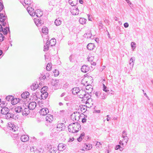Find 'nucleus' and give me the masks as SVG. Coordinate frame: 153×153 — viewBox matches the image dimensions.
Returning a JSON list of instances; mask_svg holds the SVG:
<instances>
[{
    "mask_svg": "<svg viewBox=\"0 0 153 153\" xmlns=\"http://www.w3.org/2000/svg\"><path fill=\"white\" fill-rule=\"evenodd\" d=\"M68 130L70 132L75 133L81 129V125L78 123H73L69 125L68 126Z\"/></svg>",
    "mask_w": 153,
    "mask_h": 153,
    "instance_id": "f257e3e1",
    "label": "nucleus"
},
{
    "mask_svg": "<svg viewBox=\"0 0 153 153\" xmlns=\"http://www.w3.org/2000/svg\"><path fill=\"white\" fill-rule=\"evenodd\" d=\"M27 11L30 16H34L35 15L38 17H40L43 15V12L40 10L38 9L34 12L33 8L31 7H27Z\"/></svg>",
    "mask_w": 153,
    "mask_h": 153,
    "instance_id": "f03ea898",
    "label": "nucleus"
},
{
    "mask_svg": "<svg viewBox=\"0 0 153 153\" xmlns=\"http://www.w3.org/2000/svg\"><path fill=\"white\" fill-rule=\"evenodd\" d=\"M81 116V115L79 113L76 111L74 112L71 114V118L74 121V120L78 121L79 120Z\"/></svg>",
    "mask_w": 153,
    "mask_h": 153,
    "instance_id": "7ed1b4c3",
    "label": "nucleus"
},
{
    "mask_svg": "<svg viewBox=\"0 0 153 153\" xmlns=\"http://www.w3.org/2000/svg\"><path fill=\"white\" fill-rule=\"evenodd\" d=\"M1 31L4 35L7 34V33H8L10 34V31L9 27L6 26L5 28H3L2 26L0 24V32Z\"/></svg>",
    "mask_w": 153,
    "mask_h": 153,
    "instance_id": "20e7f679",
    "label": "nucleus"
},
{
    "mask_svg": "<svg viewBox=\"0 0 153 153\" xmlns=\"http://www.w3.org/2000/svg\"><path fill=\"white\" fill-rule=\"evenodd\" d=\"M8 126L9 127L10 129L13 131H16L18 130V129L19 128V127L13 123H8Z\"/></svg>",
    "mask_w": 153,
    "mask_h": 153,
    "instance_id": "39448f33",
    "label": "nucleus"
},
{
    "mask_svg": "<svg viewBox=\"0 0 153 153\" xmlns=\"http://www.w3.org/2000/svg\"><path fill=\"white\" fill-rule=\"evenodd\" d=\"M7 103L4 102L3 104L4 105V107L2 108L1 110V113L2 114H6L8 113L9 111V108L7 107H5Z\"/></svg>",
    "mask_w": 153,
    "mask_h": 153,
    "instance_id": "423d86ee",
    "label": "nucleus"
},
{
    "mask_svg": "<svg viewBox=\"0 0 153 153\" xmlns=\"http://www.w3.org/2000/svg\"><path fill=\"white\" fill-rule=\"evenodd\" d=\"M91 92L89 94L88 92H86V94L84 96V98H83L84 100H87L86 101V103H88L90 101H92V99L91 98Z\"/></svg>",
    "mask_w": 153,
    "mask_h": 153,
    "instance_id": "0eeeda50",
    "label": "nucleus"
},
{
    "mask_svg": "<svg viewBox=\"0 0 153 153\" xmlns=\"http://www.w3.org/2000/svg\"><path fill=\"white\" fill-rule=\"evenodd\" d=\"M29 110L27 107V106L26 107L24 106L21 114L23 115L26 116L29 113Z\"/></svg>",
    "mask_w": 153,
    "mask_h": 153,
    "instance_id": "6e6552de",
    "label": "nucleus"
},
{
    "mask_svg": "<svg viewBox=\"0 0 153 153\" xmlns=\"http://www.w3.org/2000/svg\"><path fill=\"white\" fill-rule=\"evenodd\" d=\"M16 116H15L13 113L10 112H8L5 115V118L7 120L11 118L14 119L16 118Z\"/></svg>",
    "mask_w": 153,
    "mask_h": 153,
    "instance_id": "1a4fd4ad",
    "label": "nucleus"
},
{
    "mask_svg": "<svg viewBox=\"0 0 153 153\" xmlns=\"http://www.w3.org/2000/svg\"><path fill=\"white\" fill-rule=\"evenodd\" d=\"M65 126L64 123H61L58 124L56 126V128L57 129H61L59 130H58L57 131H62V130H64L65 128Z\"/></svg>",
    "mask_w": 153,
    "mask_h": 153,
    "instance_id": "9d476101",
    "label": "nucleus"
},
{
    "mask_svg": "<svg viewBox=\"0 0 153 153\" xmlns=\"http://www.w3.org/2000/svg\"><path fill=\"white\" fill-rule=\"evenodd\" d=\"M36 106V103L35 102H33L30 103L27 107L30 110H33L34 109Z\"/></svg>",
    "mask_w": 153,
    "mask_h": 153,
    "instance_id": "9b49d317",
    "label": "nucleus"
},
{
    "mask_svg": "<svg viewBox=\"0 0 153 153\" xmlns=\"http://www.w3.org/2000/svg\"><path fill=\"white\" fill-rule=\"evenodd\" d=\"M24 105L22 107L21 106H18L16 107L14 109V111L16 113H19H19H22V111L23 109Z\"/></svg>",
    "mask_w": 153,
    "mask_h": 153,
    "instance_id": "f8f14e48",
    "label": "nucleus"
},
{
    "mask_svg": "<svg viewBox=\"0 0 153 153\" xmlns=\"http://www.w3.org/2000/svg\"><path fill=\"white\" fill-rule=\"evenodd\" d=\"M89 70V67L88 66V65H83L81 68V71L84 73H86Z\"/></svg>",
    "mask_w": 153,
    "mask_h": 153,
    "instance_id": "ddd939ff",
    "label": "nucleus"
},
{
    "mask_svg": "<svg viewBox=\"0 0 153 153\" xmlns=\"http://www.w3.org/2000/svg\"><path fill=\"white\" fill-rule=\"evenodd\" d=\"M135 61V58L134 57H132L129 61L130 68L131 70H132L134 66V61Z\"/></svg>",
    "mask_w": 153,
    "mask_h": 153,
    "instance_id": "4468645a",
    "label": "nucleus"
},
{
    "mask_svg": "<svg viewBox=\"0 0 153 153\" xmlns=\"http://www.w3.org/2000/svg\"><path fill=\"white\" fill-rule=\"evenodd\" d=\"M49 110L47 108H43L40 110V114L42 115H45L48 113Z\"/></svg>",
    "mask_w": 153,
    "mask_h": 153,
    "instance_id": "2eb2a0df",
    "label": "nucleus"
},
{
    "mask_svg": "<svg viewBox=\"0 0 153 153\" xmlns=\"http://www.w3.org/2000/svg\"><path fill=\"white\" fill-rule=\"evenodd\" d=\"M20 139L22 142H26L29 140V137L27 135H23L21 136Z\"/></svg>",
    "mask_w": 153,
    "mask_h": 153,
    "instance_id": "dca6fc26",
    "label": "nucleus"
},
{
    "mask_svg": "<svg viewBox=\"0 0 153 153\" xmlns=\"http://www.w3.org/2000/svg\"><path fill=\"white\" fill-rule=\"evenodd\" d=\"M95 47V44L92 43H90L87 46L88 49L89 51L92 50Z\"/></svg>",
    "mask_w": 153,
    "mask_h": 153,
    "instance_id": "f3484780",
    "label": "nucleus"
},
{
    "mask_svg": "<svg viewBox=\"0 0 153 153\" xmlns=\"http://www.w3.org/2000/svg\"><path fill=\"white\" fill-rule=\"evenodd\" d=\"M86 91L83 90H80L78 95L79 97L81 98H84V96L86 94Z\"/></svg>",
    "mask_w": 153,
    "mask_h": 153,
    "instance_id": "a211bd4d",
    "label": "nucleus"
},
{
    "mask_svg": "<svg viewBox=\"0 0 153 153\" xmlns=\"http://www.w3.org/2000/svg\"><path fill=\"white\" fill-rule=\"evenodd\" d=\"M46 120L47 121L51 123L53 119V116L50 114H48L46 117Z\"/></svg>",
    "mask_w": 153,
    "mask_h": 153,
    "instance_id": "6ab92c4d",
    "label": "nucleus"
},
{
    "mask_svg": "<svg viewBox=\"0 0 153 153\" xmlns=\"http://www.w3.org/2000/svg\"><path fill=\"white\" fill-rule=\"evenodd\" d=\"M71 12L73 15H77L79 14V10L78 8L71 10Z\"/></svg>",
    "mask_w": 153,
    "mask_h": 153,
    "instance_id": "aec40b11",
    "label": "nucleus"
},
{
    "mask_svg": "<svg viewBox=\"0 0 153 153\" xmlns=\"http://www.w3.org/2000/svg\"><path fill=\"white\" fill-rule=\"evenodd\" d=\"M48 42V44L50 45V47H52L54 46L56 44V41L55 39H51L49 42Z\"/></svg>",
    "mask_w": 153,
    "mask_h": 153,
    "instance_id": "412c9836",
    "label": "nucleus"
},
{
    "mask_svg": "<svg viewBox=\"0 0 153 153\" xmlns=\"http://www.w3.org/2000/svg\"><path fill=\"white\" fill-rule=\"evenodd\" d=\"M72 91L73 94L74 95H76L78 93H79L80 90L79 88L76 87L73 88Z\"/></svg>",
    "mask_w": 153,
    "mask_h": 153,
    "instance_id": "4be33fe9",
    "label": "nucleus"
},
{
    "mask_svg": "<svg viewBox=\"0 0 153 153\" xmlns=\"http://www.w3.org/2000/svg\"><path fill=\"white\" fill-rule=\"evenodd\" d=\"M78 0H69V4L72 6H75L76 5Z\"/></svg>",
    "mask_w": 153,
    "mask_h": 153,
    "instance_id": "5701e85b",
    "label": "nucleus"
},
{
    "mask_svg": "<svg viewBox=\"0 0 153 153\" xmlns=\"http://www.w3.org/2000/svg\"><path fill=\"white\" fill-rule=\"evenodd\" d=\"M123 134H125V136H123V138L124 139L123 140L124 141L125 143H127L128 140V138L127 136V134L126 133V132L124 130L123 131Z\"/></svg>",
    "mask_w": 153,
    "mask_h": 153,
    "instance_id": "b1692460",
    "label": "nucleus"
},
{
    "mask_svg": "<svg viewBox=\"0 0 153 153\" xmlns=\"http://www.w3.org/2000/svg\"><path fill=\"white\" fill-rule=\"evenodd\" d=\"M88 32L85 33L84 34V36L88 39H91V33L90 30L88 31Z\"/></svg>",
    "mask_w": 153,
    "mask_h": 153,
    "instance_id": "393cba45",
    "label": "nucleus"
},
{
    "mask_svg": "<svg viewBox=\"0 0 153 153\" xmlns=\"http://www.w3.org/2000/svg\"><path fill=\"white\" fill-rule=\"evenodd\" d=\"M59 80H58L52 79L51 82V85L54 86L56 87L58 84Z\"/></svg>",
    "mask_w": 153,
    "mask_h": 153,
    "instance_id": "a878e982",
    "label": "nucleus"
},
{
    "mask_svg": "<svg viewBox=\"0 0 153 153\" xmlns=\"http://www.w3.org/2000/svg\"><path fill=\"white\" fill-rule=\"evenodd\" d=\"M66 145L63 144H59L58 146V149L62 151L65 149Z\"/></svg>",
    "mask_w": 153,
    "mask_h": 153,
    "instance_id": "bb28decb",
    "label": "nucleus"
},
{
    "mask_svg": "<svg viewBox=\"0 0 153 153\" xmlns=\"http://www.w3.org/2000/svg\"><path fill=\"white\" fill-rule=\"evenodd\" d=\"M29 95V93L28 92H25L23 93L21 95V97L23 99L27 98Z\"/></svg>",
    "mask_w": 153,
    "mask_h": 153,
    "instance_id": "cd10ccee",
    "label": "nucleus"
},
{
    "mask_svg": "<svg viewBox=\"0 0 153 153\" xmlns=\"http://www.w3.org/2000/svg\"><path fill=\"white\" fill-rule=\"evenodd\" d=\"M48 93L47 92H44L41 95V97L43 100L45 99L48 97Z\"/></svg>",
    "mask_w": 153,
    "mask_h": 153,
    "instance_id": "c85d7f7f",
    "label": "nucleus"
},
{
    "mask_svg": "<svg viewBox=\"0 0 153 153\" xmlns=\"http://www.w3.org/2000/svg\"><path fill=\"white\" fill-rule=\"evenodd\" d=\"M35 23L36 25L37 26H40L43 24V22L40 19H39L36 21H35Z\"/></svg>",
    "mask_w": 153,
    "mask_h": 153,
    "instance_id": "c756f323",
    "label": "nucleus"
},
{
    "mask_svg": "<svg viewBox=\"0 0 153 153\" xmlns=\"http://www.w3.org/2000/svg\"><path fill=\"white\" fill-rule=\"evenodd\" d=\"M83 148H85V149L87 150H89L92 148V146L91 144H85Z\"/></svg>",
    "mask_w": 153,
    "mask_h": 153,
    "instance_id": "7c9ffc66",
    "label": "nucleus"
},
{
    "mask_svg": "<svg viewBox=\"0 0 153 153\" xmlns=\"http://www.w3.org/2000/svg\"><path fill=\"white\" fill-rule=\"evenodd\" d=\"M61 20L60 18H58L56 19L55 21V25L57 26L60 25L61 24Z\"/></svg>",
    "mask_w": 153,
    "mask_h": 153,
    "instance_id": "2f4dec72",
    "label": "nucleus"
},
{
    "mask_svg": "<svg viewBox=\"0 0 153 153\" xmlns=\"http://www.w3.org/2000/svg\"><path fill=\"white\" fill-rule=\"evenodd\" d=\"M19 98H14V97L13 98V100H12L11 101V103L13 105H15L18 102L19 100Z\"/></svg>",
    "mask_w": 153,
    "mask_h": 153,
    "instance_id": "473e14b6",
    "label": "nucleus"
},
{
    "mask_svg": "<svg viewBox=\"0 0 153 153\" xmlns=\"http://www.w3.org/2000/svg\"><path fill=\"white\" fill-rule=\"evenodd\" d=\"M50 45L48 44V40H47V42L44 47V51H47L49 49V47Z\"/></svg>",
    "mask_w": 153,
    "mask_h": 153,
    "instance_id": "72a5a7b5",
    "label": "nucleus"
},
{
    "mask_svg": "<svg viewBox=\"0 0 153 153\" xmlns=\"http://www.w3.org/2000/svg\"><path fill=\"white\" fill-rule=\"evenodd\" d=\"M87 20L84 18H81L79 19V23L82 24L83 25L85 23Z\"/></svg>",
    "mask_w": 153,
    "mask_h": 153,
    "instance_id": "f704fd0d",
    "label": "nucleus"
},
{
    "mask_svg": "<svg viewBox=\"0 0 153 153\" xmlns=\"http://www.w3.org/2000/svg\"><path fill=\"white\" fill-rule=\"evenodd\" d=\"M24 4L25 5L23 4L24 6H25V5H27V6L29 5L30 4H31L32 3V1L31 0H24Z\"/></svg>",
    "mask_w": 153,
    "mask_h": 153,
    "instance_id": "c9c22d12",
    "label": "nucleus"
},
{
    "mask_svg": "<svg viewBox=\"0 0 153 153\" xmlns=\"http://www.w3.org/2000/svg\"><path fill=\"white\" fill-rule=\"evenodd\" d=\"M42 32L45 34H46L48 33V30L47 27H44L42 29Z\"/></svg>",
    "mask_w": 153,
    "mask_h": 153,
    "instance_id": "e433bc0d",
    "label": "nucleus"
},
{
    "mask_svg": "<svg viewBox=\"0 0 153 153\" xmlns=\"http://www.w3.org/2000/svg\"><path fill=\"white\" fill-rule=\"evenodd\" d=\"M14 97L12 95H9L7 96L6 98V99L7 100L10 101L13 100Z\"/></svg>",
    "mask_w": 153,
    "mask_h": 153,
    "instance_id": "4c0bfd02",
    "label": "nucleus"
},
{
    "mask_svg": "<svg viewBox=\"0 0 153 153\" xmlns=\"http://www.w3.org/2000/svg\"><path fill=\"white\" fill-rule=\"evenodd\" d=\"M103 91L106 92V93H107L108 94V92L109 91V90L107 89V87L106 86H105L104 84H103Z\"/></svg>",
    "mask_w": 153,
    "mask_h": 153,
    "instance_id": "58836bf2",
    "label": "nucleus"
},
{
    "mask_svg": "<svg viewBox=\"0 0 153 153\" xmlns=\"http://www.w3.org/2000/svg\"><path fill=\"white\" fill-rule=\"evenodd\" d=\"M51 63H48L46 67V70L48 71H50L51 70Z\"/></svg>",
    "mask_w": 153,
    "mask_h": 153,
    "instance_id": "ea45409f",
    "label": "nucleus"
},
{
    "mask_svg": "<svg viewBox=\"0 0 153 153\" xmlns=\"http://www.w3.org/2000/svg\"><path fill=\"white\" fill-rule=\"evenodd\" d=\"M136 45V44L134 42H132L131 43V46L132 49L133 51H134V49L136 48V46L135 45Z\"/></svg>",
    "mask_w": 153,
    "mask_h": 153,
    "instance_id": "a19ab883",
    "label": "nucleus"
},
{
    "mask_svg": "<svg viewBox=\"0 0 153 153\" xmlns=\"http://www.w3.org/2000/svg\"><path fill=\"white\" fill-rule=\"evenodd\" d=\"M4 36H3V34L2 33H0V41H3L4 40Z\"/></svg>",
    "mask_w": 153,
    "mask_h": 153,
    "instance_id": "79ce46f5",
    "label": "nucleus"
},
{
    "mask_svg": "<svg viewBox=\"0 0 153 153\" xmlns=\"http://www.w3.org/2000/svg\"><path fill=\"white\" fill-rule=\"evenodd\" d=\"M53 73L54 74L55 76H57L59 74V71L57 70H55L53 71Z\"/></svg>",
    "mask_w": 153,
    "mask_h": 153,
    "instance_id": "37998d69",
    "label": "nucleus"
},
{
    "mask_svg": "<svg viewBox=\"0 0 153 153\" xmlns=\"http://www.w3.org/2000/svg\"><path fill=\"white\" fill-rule=\"evenodd\" d=\"M101 98L102 99H105L106 98V94H101Z\"/></svg>",
    "mask_w": 153,
    "mask_h": 153,
    "instance_id": "c03bdc74",
    "label": "nucleus"
},
{
    "mask_svg": "<svg viewBox=\"0 0 153 153\" xmlns=\"http://www.w3.org/2000/svg\"><path fill=\"white\" fill-rule=\"evenodd\" d=\"M2 16H3V18H5V19H7V16H5L3 15V13H0V21H1V19H2Z\"/></svg>",
    "mask_w": 153,
    "mask_h": 153,
    "instance_id": "a18cd8bd",
    "label": "nucleus"
},
{
    "mask_svg": "<svg viewBox=\"0 0 153 153\" xmlns=\"http://www.w3.org/2000/svg\"><path fill=\"white\" fill-rule=\"evenodd\" d=\"M99 28L100 29H101L103 27V25L102 24V23L101 22H100L99 23Z\"/></svg>",
    "mask_w": 153,
    "mask_h": 153,
    "instance_id": "49530a36",
    "label": "nucleus"
},
{
    "mask_svg": "<svg viewBox=\"0 0 153 153\" xmlns=\"http://www.w3.org/2000/svg\"><path fill=\"white\" fill-rule=\"evenodd\" d=\"M4 6L2 3L0 2V11L3 9Z\"/></svg>",
    "mask_w": 153,
    "mask_h": 153,
    "instance_id": "de8ad7c7",
    "label": "nucleus"
},
{
    "mask_svg": "<svg viewBox=\"0 0 153 153\" xmlns=\"http://www.w3.org/2000/svg\"><path fill=\"white\" fill-rule=\"evenodd\" d=\"M95 94L96 96L97 97H99L100 96V95H101V93L100 91L98 92H96L95 93Z\"/></svg>",
    "mask_w": 153,
    "mask_h": 153,
    "instance_id": "09e8293b",
    "label": "nucleus"
},
{
    "mask_svg": "<svg viewBox=\"0 0 153 153\" xmlns=\"http://www.w3.org/2000/svg\"><path fill=\"white\" fill-rule=\"evenodd\" d=\"M69 84L68 83H66L64 84L63 86V88H66L69 86Z\"/></svg>",
    "mask_w": 153,
    "mask_h": 153,
    "instance_id": "8fccbe9b",
    "label": "nucleus"
},
{
    "mask_svg": "<svg viewBox=\"0 0 153 153\" xmlns=\"http://www.w3.org/2000/svg\"><path fill=\"white\" fill-rule=\"evenodd\" d=\"M9 48V47L7 46V45H5L3 46V49L5 51H6L7 50H8Z\"/></svg>",
    "mask_w": 153,
    "mask_h": 153,
    "instance_id": "3c124183",
    "label": "nucleus"
},
{
    "mask_svg": "<svg viewBox=\"0 0 153 153\" xmlns=\"http://www.w3.org/2000/svg\"><path fill=\"white\" fill-rule=\"evenodd\" d=\"M81 110L82 111V112H83V113L85 112L86 111V109L85 108H84V107H82V108H81Z\"/></svg>",
    "mask_w": 153,
    "mask_h": 153,
    "instance_id": "603ef678",
    "label": "nucleus"
},
{
    "mask_svg": "<svg viewBox=\"0 0 153 153\" xmlns=\"http://www.w3.org/2000/svg\"><path fill=\"white\" fill-rule=\"evenodd\" d=\"M93 58V57H88V61L90 62H92Z\"/></svg>",
    "mask_w": 153,
    "mask_h": 153,
    "instance_id": "864d4df0",
    "label": "nucleus"
},
{
    "mask_svg": "<svg viewBox=\"0 0 153 153\" xmlns=\"http://www.w3.org/2000/svg\"><path fill=\"white\" fill-rule=\"evenodd\" d=\"M120 146H121L119 145H117L115 148V149L116 150L119 149L120 148Z\"/></svg>",
    "mask_w": 153,
    "mask_h": 153,
    "instance_id": "5fc2aeb1",
    "label": "nucleus"
},
{
    "mask_svg": "<svg viewBox=\"0 0 153 153\" xmlns=\"http://www.w3.org/2000/svg\"><path fill=\"white\" fill-rule=\"evenodd\" d=\"M119 144L120 145H121L123 146V147H124V143L122 142V141L121 140H120L119 142Z\"/></svg>",
    "mask_w": 153,
    "mask_h": 153,
    "instance_id": "6e6d98bb",
    "label": "nucleus"
},
{
    "mask_svg": "<svg viewBox=\"0 0 153 153\" xmlns=\"http://www.w3.org/2000/svg\"><path fill=\"white\" fill-rule=\"evenodd\" d=\"M2 22V26L4 27L6 25H8V23H7L6 22H5V21L1 22Z\"/></svg>",
    "mask_w": 153,
    "mask_h": 153,
    "instance_id": "4d7b16f0",
    "label": "nucleus"
},
{
    "mask_svg": "<svg viewBox=\"0 0 153 153\" xmlns=\"http://www.w3.org/2000/svg\"><path fill=\"white\" fill-rule=\"evenodd\" d=\"M46 76L45 75H44L43 76H42V77H40L39 78V79H40L41 80V79H43V80H44L46 78Z\"/></svg>",
    "mask_w": 153,
    "mask_h": 153,
    "instance_id": "13d9d810",
    "label": "nucleus"
},
{
    "mask_svg": "<svg viewBox=\"0 0 153 153\" xmlns=\"http://www.w3.org/2000/svg\"><path fill=\"white\" fill-rule=\"evenodd\" d=\"M124 26L125 28H127L128 27L129 25L128 23L126 22L124 24Z\"/></svg>",
    "mask_w": 153,
    "mask_h": 153,
    "instance_id": "bf43d9fd",
    "label": "nucleus"
},
{
    "mask_svg": "<svg viewBox=\"0 0 153 153\" xmlns=\"http://www.w3.org/2000/svg\"><path fill=\"white\" fill-rule=\"evenodd\" d=\"M100 145H101V144L100 143L98 142H97L96 144V146H97V147H99V146Z\"/></svg>",
    "mask_w": 153,
    "mask_h": 153,
    "instance_id": "052dcab7",
    "label": "nucleus"
},
{
    "mask_svg": "<svg viewBox=\"0 0 153 153\" xmlns=\"http://www.w3.org/2000/svg\"><path fill=\"white\" fill-rule=\"evenodd\" d=\"M30 88L31 90L33 91H34L36 89L34 87V85H31Z\"/></svg>",
    "mask_w": 153,
    "mask_h": 153,
    "instance_id": "680f3d73",
    "label": "nucleus"
},
{
    "mask_svg": "<svg viewBox=\"0 0 153 153\" xmlns=\"http://www.w3.org/2000/svg\"><path fill=\"white\" fill-rule=\"evenodd\" d=\"M33 85H34V87L36 89L38 87V84H36L35 83H33Z\"/></svg>",
    "mask_w": 153,
    "mask_h": 153,
    "instance_id": "e2e57ef3",
    "label": "nucleus"
},
{
    "mask_svg": "<svg viewBox=\"0 0 153 153\" xmlns=\"http://www.w3.org/2000/svg\"><path fill=\"white\" fill-rule=\"evenodd\" d=\"M86 120H87L85 118H84L82 119V123H84L86 122Z\"/></svg>",
    "mask_w": 153,
    "mask_h": 153,
    "instance_id": "0e129e2a",
    "label": "nucleus"
},
{
    "mask_svg": "<svg viewBox=\"0 0 153 153\" xmlns=\"http://www.w3.org/2000/svg\"><path fill=\"white\" fill-rule=\"evenodd\" d=\"M85 135V133L84 132H83L82 134H81L79 137H80L81 138H82V137Z\"/></svg>",
    "mask_w": 153,
    "mask_h": 153,
    "instance_id": "69168bd1",
    "label": "nucleus"
},
{
    "mask_svg": "<svg viewBox=\"0 0 153 153\" xmlns=\"http://www.w3.org/2000/svg\"><path fill=\"white\" fill-rule=\"evenodd\" d=\"M107 118H106V120L107 121H109L111 119V117H109V115H107Z\"/></svg>",
    "mask_w": 153,
    "mask_h": 153,
    "instance_id": "338daca9",
    "label": "nucleus"
},
{
    "mask_svg": "<svg viewBox=\"0 0 153 153\" xmlns=\"http://www.w3.org/2000/svg\"><path fill=\"white\" fill-rule=\"evenodd\" d=\"M46 88H47L46 87H43L41 90V92H42L43 91H45V90Z\"/></svg>",
    "mask_w": 153,
    "mask_h": 153,
    "instance_id": "774afa93",
    "label": "nucleus"
}]
</instances>
